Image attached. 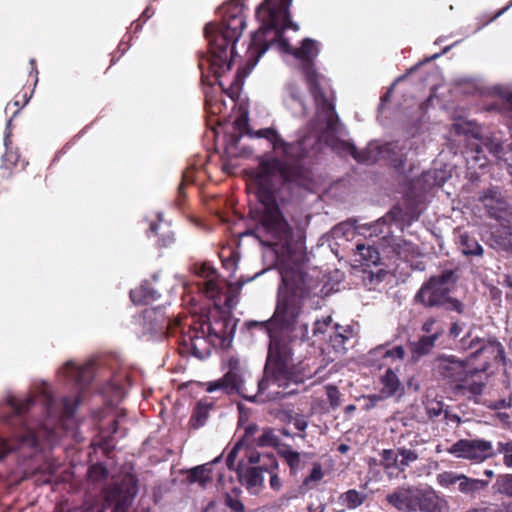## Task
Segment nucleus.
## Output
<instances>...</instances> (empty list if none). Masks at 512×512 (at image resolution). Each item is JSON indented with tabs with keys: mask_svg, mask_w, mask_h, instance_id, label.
I'll return each mask as SVG.
<instances>
[{
	"mask_svg": "<svg viewBox=\"0 0 512 512\" xmlns=\"http://www.w3.org/2000/svg\"><path fill=\"white\" fill-rule=\"evenodd\" d=\"M255 136L264 138L273 151H280L281 157L266 153L258 158V165L252 173V184L258 204L250 214L256 225L254 234L264 245L291 253L294 231L285 218L278 202L282 190H312L315 185L310 163L321 150V139L317 135H305L294 142L285 141L273 127L259 129Z\"/></svg>",
	"mask_w": 512,
	"mask_h": 512,
	"instance_id": "nucleus-1",
	"label": "nucleus"
},
{
	"mask_svg": "<svg viewBox=\"0 0 512 512\" xmlns=\"http://www.w3.org/2000/svg\"><path fill=\"white\" fill-rule=\"evenodd\" d=\"M291 3L292 0H264L257 8L256 17L261 26L252 34L246 64L238 69L236 78L246 77L268 48L276 44L280 50L293 55L299 61V70L313 98L317 114L323 117L327 129L334 130L339 120L334 105V92L329 79L316 68L315 61L319 54L317 42L305 38L300 47L292 48L283 35L286 29H299L291 20Z\"/></svg>",
	"mask_w": 512,
	"mask_h": 512,
	"instance_id": "nucleus-2",
	"label": "nucleus"
},
{
	"mask_svg": "<svg viewBox=\"0 0 512 512\" xmlns=\"http://www.w3.org/2000/svg\"><path fill=\"white\" fill-rule=\"evenodd\" d=\"M221 10V23H208L204 28V34L208 40L209 53L199 57L198 67L202 78L208 76L206 73H211L218 80L231 70L235 54V44L246 27L242 0H231Z\"/></svg>",
	"mask_w": 512,
	"mask_h": 512,
	"instance_id": "nucleus-3",
	"label": "nucleus"
},
{
	"mask_svg": "<svg viewBox=\"0 0 512 512\" xmlns=\"http://www.w3.org/2000/svg\"><path fill=\"white\" fill-rule=\"evenodd\" d=\"M57 376L64 384H138L144 380L140 369L112 352L93 354L82 362L68 360Z\"/></svg>",
	"mask_w": 512,
	"mask_h": 512,
	"instance_id": "nucleus-4",
	"label": "nucleus"
},
{
	"mask_svg": "<svg viewBox=\"0 0 512 512\" xmlns=\"http://www.w3.org/2000/svg\"><path fill=\"white\" fill-rule=\"evenodd\" d=\"M284 289H280L275 310L271 316L281 339L292 336L301 342L309 340L308 324L297 327L303 312L304 301L310 296L313 279L298 268H285L281 271Z\"/></svg>",
	"mask_w": 512,
	"mask_h": 512,
	"instance_id": "nucleus-5",
	"label": "nucleus"
},
{
	"mask_svg": "<svg viewBox=\"0 0 512 512\" xmlns=\"http://www.w3.org/2000/svg\"><path fill=\"white\" fill-rule=\"evenodd\" d=\"M242 332L251 339L257 335L266 336L269 339L264 375L257 384H302L317 373V370L306 369L308 365L304 362H300L297 367H289L291 349L285 339H281L271 317L263 321H245Z\"/></svg>",
	"mask_w": 512,
	"mask_h": 512,
	"instance_id": "nucleus-6",
	"label": "nucleus"
},
{
	"mask_svg": "<svg viewBox=\"0 0 512 512\" xmlns=\"http://www.w3.org/2000/svg\"><path fill=\"white\" fill-rule=\"evenodd\" d=\"M187 330H181L178 339V352L182 356H194L198 359L208 357L212 349L230 341L235 324L228 317L219 316L213 321L193 320L187 324Z\"/></svg>",
	"mask_w": 512,
	"mask_h": 512,
	"instance_id": "nucleus-7",
	"label": "nucleus"
},
{
	"mask_svg": "<svg viewBox=\"0 0 512 512\" xmlns=\"http://www.w3.org/2000/svg\"><path fill=\"white\" fill-rule=\"evenodd\" d=\"M35 396H28L24 399L16 396L8 398V405L12 414L0 416V424L12 432V437L0 440V460H3L9 453L23 448L37 451L39 441L33 429L26 426L24 414L34 405Z\"/></svg>",
	"mask_w": 512,
	"mask_h": 512,
	"instance_id": "nucleus-8",
	"label": "nucleus"
},
{
	"mask_svg": "<svg viewBox=\"0 0 512 512\" xmlns=\"http://www.w3.org/2000/svg\"><path fill=\"white\" fill-rule=\"evenodd\" d=\"M458 268L446 269L440 275L431 276L415 295V301L425 307L444 305L459 279Z\"/></svg>",
	"mask_w": 512,
	"mask_h": 512,
	"instance_id": "nucleus-9",
	"label": "nucleus"
},
{
	"mask_svg": "<svg viewBox=\"0 0 512 512\" xmlns=\"http://www.w3.org/2000/svg\"><path fill=\"white\" fill-rule=\"evenodd\" d=\"M482 357L484 358L482 373H485L487 377L501 373L504 377L501 382L503 384L510 382L506 370L508 360L505 348L498 339L495 337L482 339Z\"/></svg>",
	"mask_w": 512,
	"mask_h": 512,
	"instance_id": "nucleus-10",
	"label": "nucleus"
},
{
	"mask_svg": "<svg viewBox=\"0 0 512 512\" xmlns=\"http://www.w3.org/2000/svg\"><path fill=\"white\" fill-rule=\"evenodd\" d=\"M144 333L174 334L182 327L180 319L171 320L161 308H147L139 316Z\"/></svg>",
	"mask_w": 512,
	"mask_h": 512,
	"instance_id": "nucleus-11",
	"label": "nucleus"
},
{
	"mask_svg": "<svg viewBox=\"0 0 512 512\" xmlns=\"http://www.w3.org/2000/svg\"><path fill=\"white\" fill-rule=\"evenodd\" d=\"M270 386H256V392L254 394H247L245 392L246 386H207V392H213L219 388H224L227 393L230 391H236L243 399L262 404L266 402H279L283 400L287 395H291L296 393L295 390H291L289 392H280V391H268Z\"/></svg>",
	"mask_w": 512,
	"mask_h": 512,
	"instance_id": "nucleus-12",
	"label": "nucleus"
},
{
	"mask_svg": "<svg viewBox=\"0 0 512 512\" xmlns=\"http://www.w3.org/2000/svg\"><path fill=\"white\" fill-rule=\"evenodd\" d=\"M375 353L381 355L384 361L383 365H389L385 374L381 377V384H400V379L398 377L400 364H396L394 367H392L391 364L403 361L406 354L403 346L398 345L390 349H386L385 346H378L375 349Z\"/></svg>",
	"mask_w": 512,
	"mask_h": 512,
	"instance_id": "nucleus-13",
	"label": "nucleus"
},
{
	"mask_svg": "<svg viewBox=\"0 0 512 512\" xmlns=\"http://www.w3.org/2000/svg\"><path fill=\"white\" fill-rule=\"evenodd\" d=\"M420 212L416 209L411 211H404L400 206H394L384 217L378 220L374 225V232L379 231L380 234H384L383 238H386L390 233L388 224L397 223L400 225L410 224L413 221L418 220Z\"/></svg>",
	"mask_w": 512,
	"mask_h": 512,
	"instance_id": "nucleus-14",
	"label": "nucleus"
},
{
	"mask_svg": "<svg viewBox=\"0 0 512 512\" xmlns=\"http://www.w3.org/2000/svg\"><path fill=\"white\" fill-rule=\"evenodd\" d=\"M404 440L405 436L401 435L396 443L397 452L400 457V472H405L407 467L417 461L425 451V449L421 448L424 441L420 439L418 435H413L412 439L407 443H405Z\"/></svg>",
	"mask_w": 512,
	"mask_h": 512,
	"instance_id": "nucleus-15",
	"label": "nucleus"
},
{
	"mask_svg": "<svg viewBox=\"0 0 512 512\" xmlns=\"http://www.w3.org/2000/svg\"><path fill=\"white\" fill-rule=\"evenodd\" d=\"M418 494V487L401 486L389 493L386 496V501L400 512H416Z\"/></svg>",
	"mask_w": 512,
	"mask_h": 512,
	"instance_id": "nucleus-16",
	"label": "nucleus"
},
{
	"mask_svg": "<svg viewBox=\"0 0 512 512\" xmlns=\"http://www.w3.org/2000/svg\"><path fill=\"white\" fill-rule=\"evenodd\" d=\"M438 372L444 378L455 384H461L467 380L469 371L463 361L454 358L441 359L438 363Z\"/></svg>",
	"mask_w": 512,
	"mask_h": 512,
	"instance_id": "nucleus-17",
	"label": "nucleus"
},
{
	"mask_svg": "<svg viewBox=\"0 0 512 512\" xmlns=\"http://www.w3.org/2000/svg\"><path fill=\"white\" fill-rule=\"evenodd\" d=\"M407 148L397 142L386 143L379 148V154L396 170L402 171L407 162Z\"/></svg>",
	"mask_w": 512,
	"mask_h": 512,
	"instance_id": "nucleus-18",
	"label": "nucleus"
},
{
	"mask_svg": "<svg viewBox=\"0 0 512 512\" xmlns=\"http://www.w3.org/2000/svg\"><path fill=\"white\" fill-rule=\"evenodd\" d=\"M237 472L239 481L251 493H258L262 489L264 476L257 468L254 466L244 468L239 465Z\"/></svg>",
	"mask_w": 512,
	"mask_h": 512,
	"instance_id": "nucleus-19",
	"label": "nucleus"
},
{
	"mask_svg": "<svg viewBox=\"0 0 512 512\" xmlns=\"http://www.w3.org/2000/svg\"><path fill=\"white\" fill-rule=\"evenodd\" d=\"M444 503L445 501L441 499L434 490H424L419 488L416 511L420 510L421 512H442Z\"/></svg>",
	"mask_w": 512,
	"mask_h": 512,
	"instance_id": "nucleus-20",
	"label": "nucleus"
},
{
	"mask_svg": "<svg viewBox=\"0 0 512 512\" xmlns=\"http://www.w3.org/2000/svg\"><path fill=\"white\" fill-rule=\"evenodd\" d=\"M130 481L132 482L131 485L124 492L121 486L114 488L112 495L115 499V504L112 512H130L131 504L137 493L136 481L132 478Z\"/></svg>",
	"mask_w": 512,
	"mask_h": 512,
	"instance_id": "nucleus-21",
	"label": "nucleus"
},
{
	"mask_svg": "<svg viewBox=\"0 0 512 512\" xmlns=\"http://www.w3.org/2000/svg\"><path fill=\"white\" fill-rule=\"evenodd\" d=\"M459 458L477 459L480 457V440L461 439L446 449Z\"/></svg>",
	"mask_w": 512,
	"mask_h": 512,
	"instance_id": "nucleus-22",
	"label": "nucleus"
},
{
	"mask_svg": "<svg viewBox=\"0 0 512 512\" xmlns=\"http://www.w3.org/2000/svg\"><path fill=\"white\" fill-rule=\"evenodd\" d=\"M248 463L252 464L262 473H272L278 469V461L273 453L261 454L258 451L252 450L247 454Z\"/></svg>",
	"mask_w": 512,
	"mask_h": 512,
	"instance_id": "nucleus-23",
	"label": "nucleus"
},
{
	"mask_svg": "<svg viewBox=\"0 0 512 512\" xmlns=\"http://www.w3.org/2000/svg\"><path fill=\"white\" fill-rule=\"evenodd\" d=\"M246 371L237 358L231 357L228 361V370L223 379L210 381L207 384H243L246 381Z\"/></svg>",
	"mask_w": 512,
	"mask_h": 512,
	"instance_id": "nucleus-24",
	"label": "nucleus"
},
{
	"mask_svg": "<svg viewBox=\"0 0 512 512\" xmlns=\"http://www.w3.org/2000/svg\"><path fill=\"white\" fill-rule=\"evenodd\" d=\"M160 297L151 282L144 281L138 288L130 291V298L135 304H149Z\"/></svg>",
	"mask_w": 512,
	"mask_h": 512,
	"instance_id": "nucleus-25",
	"label": "nucleus"
},
{
	"mask_svg": "<svg viewBox=\"0 0 512 512\" xmlns=\"http://www.w3.org/2000/svg\"><path fill=\"white\" fill-rule=\"evenodd\" d=\"M399 391L400 394L404 392L403 386H383L379 393L369 394L367 396L362 395L358 398V400L362 399L364 401L363 409L370 410L374 408L380 401L396 395V393Z\"/></svg>",
	"mask_w": 512,
	"mask_h": 512,
	"instance_id": "nucleus-26",
	"label": "nucleus"
},
{
	"mask_svg": "<svg viewBox=\"0 0 512 512\" xmlns=\"http://www.w3.org/2000/svg\"><path fill=\"white\" fill-rule=\"evenodd\" d=\"M335 148L340 152L351 155L359 163L370 164L376 161V157L372 156L371 150L358 151L353 143L347 141H337Z\"/></svg>",
	"mask_w": 512,
	"mask_h": 512,
	"instance_id": "nucleus-27",
	"label": "nucleus"
},
{
	"mask_svg": "<svg viewBox=\"0 0 512 512\" xmlns=\"http://www.w3.org/2000/svg\"><path fill=\"white\" fill-rule=\"evenodd\" d=\"M352 335V330L347 327H341L339 324L335 323V328L328 335V341L331 347L336 352H343L346 350V342L349 341Z\"/></svg>",
	"mask_w": 512,
	"mask_h": 512,
	"instance_id": "nucleus-28",
	"label": "nucleus"
},
{
	"mask_svg": "<svg viewBox=\"0 0 512 512\" xmlns=\"http://www.w3.org/2000/svg\"><path fill=\"white\" fill-rule=\"evenodd\" d=\"M439 334L434 333L429 336H422L418 341L411 343V352L413 358H420L427 355L435 346V342L438 339Z\"/></svg>",
	"mask_w": 512,
	"mask_h": 512,
	"instance_id": "nucleus-29",
	"label": "nucleus"
},
{
	"mask_svg": "<svg viewBox=\"0 0 512 512\" xmlns=\"http://www.w3.org/2000/svg\"><path fill=\"white\" fill-rule=\"evenodd\" d=\"M211 408V403H207L202 400L198 401L193 409V413L189 420L190 426L193 429H198L202 427L209 417V411Z\"/></svg>",
	"mask_w": 512,
	"mask_h": 512,
	"instance_id": "nucleus-30",
	"label": "nucleus"
},
{
	"mask_svg": "<svg viewBox=\"0 0 512 512\" xmlns=\"http://www.w3.org/2000/svg\"><path fill=\"white\" fill-rule=\"evenodd\" d=\"M356 251L360 257L357 261L362 266L370 267L380 262V253L375 247L357 244Z\"/></svg>",
	"mask_w": 512,
	"mask_h": 512,
	"instance_id": "nucleus-31",
	"label": "nucleus"
},
{
	"mask_svg": "<svg viewBox=\"0 0 512 512\" xmlns=\"http://www.w3.org/2000/svg\"><path fill=\"white\" fill-rule=\"evenodd\" d=\"M367 497L366 493L359 492L356 489H349L339 496V501L348 509L353 510L364 504Z\"/></svg>",
	"mask_w": 512,
	"mask_h": 512,
	"instance_id": "nucleus-32",
	"label": "nucleus"
},
{
	"mask_svg": "<svg viewBox=\"0 0 512 512\" xmlns=\"http://www.w3.org/2000/svg\"><path fill=\"white\" fill-rule=\"evenodd\" d=\"M211 468L207 465H199L189 470L188 481L190 483H199L200 486L206 487V485L212 481Z\"/></svg>",
	"mask_w": 512,
	"mask_h": 512,
	"instance_id": "nucleus-33",
	"label": "nucleus"
},
{
	"mask_svg": "<svg viewBox=\"0 0 512 512\" xmlns=\"http://www.w3.org/2000/svg\"><path fill=\"white\" fill-rule=\"evenodd\" d=\"M278 455L285 460L287 465L289 466L292 472L298 470L301 466V456L300 453L294 451L290 448L289 445H282L281 448L278 449Z\"/></svg>",
	"mask_w": 512,
	"mask_h": 512,
	"instance_id": "nucleus-34",
	"label": "nucleus"
},
{
	"mask_svg": "<svg viewBox=\"0 0 512 512\" xmlns=\"http://www.w3.org/2000/svg\"><path fill=\"white\" fill-rule=\"evenodd\" d=\"M334 328L335 323H333V319L330 315L322 319H317L313 326V336L324 340Z\"/></svg>",
	"mask_w": 512,
	"mask_h": 512,
	"instance_id": "nucleus-35",
	"label": "nucleus"
},
{
	"mask_svg": "<svg viewBox=\"0 0 512 512\" xmlns=\"http://www.w3.org/2000/svg\"><path fill=\"white\" fill-rule=\"evenodd\" d=\"M256 444L259 447H273L277 450L284 445L278 436L275 435L274 429L270 427L264 428L262 434L256 440Z\"/></svg>",
	"mask_w": 512,
	"mask_h": 512,
	"instance_id": "nucleus-36",
	"label": "nucleus"
},
{
	"mask_svg": "<svg viewBox=\"0 0 512 512\" xmlns=\"http://www.w3.org/2000/svg\"><path fill=\"white\" fill-rule=\"evenodd\" d=\"M459 248L465 255H480V244L468 233H461L459 236Z\"/></svg>",
	"mask_w": 512,
	"mask_h": 512,
	"instance_id": "nucleus-37",
	"label": "nucleus"
},
{
	"mask_svg": "<svg viewBox=\"0 0 512 512\" xmlns=\"http://www.w3.org/2000/svg\"><path fill=\"white\" fill-rule=\"evenodd\" d=\"M380 464L384 469H396L400 472V462L397 448L384 449L380 453Z\"/></svg>",
	"mask_w": 512,
	"mask_h": 512,
	"instance_id": "nucleus-38",
	"label": "nucleus"
},
{
	"mask_svg": "<svg viewBox=\"0 0 512 512\" xmlns=\"http://www.w3.org/2000/svg\"><path fill=\"white\" fill-rule=\"evenodd\" d=\"M160 230H161V224H159L157 222H151V224L149 226V232L155 236H158L157 246L159 248L169 247L175 241L174 234L171 231L160 234L159 233Z\"/></svg>",
	"mask_w": 512,
	"mask_h": 512,
	"instance_id": "nucleus-39",
	"label": "nucleus"
},
{
	"mask_svg": "<svg viewBox=\"0 0 512 512\" xmlns=\"http://www.w3.org/2000/svg\"><path fill=\"white\" fill-rule=\"evenodd\" d=\"M480 489V480L469 478L462 474L458 482L457 490L465 495L473 496Z\"/></svg>",
	"mask_w": 512,
	"mask_h": 512,
	"instance_id": "nucleus-40",
	"label": "nucleus"
},
{
	"mask_svg": "<svg viewBox=\"0 0 512 512\" xmlns=\"http://www.w3.org/2000/svg\"><path fill=\"white\" fill-rule=\"evenodd\" d=\"M462 474L455 471H444L439 473L436 477L437 483L447 489L457 488L458 482Z\"/></svg>",
	"mask_w": 512,
	"mask_h": 512,
	"instance_id": "nucleus-41",
	"label": "nucleus"
},
{
	"mask_svg": "<svg viewBox=\"0 0 512 512\" xmlns=\"http://www.w3.org/2000/svg\"><path fill=\"white\" fill-rule=\"evenodd\" d=\"M200 290L211 299L216 298L220 294L218 283V275L202 280L199 283Z\"/></svg>",
	"mask_w": 512,
	"mask_h": 512,
	"instance_id": "nucleus-42",
	"label": "nucleus"
},
{
	"mask_svg": "<svg viewBox=\"0 0 512 512\" xmlns=\"http://www.w3.org/2000/svg\"><path fill=\"white\" fill-rule=\"evenodd\" d=\"M224 504L231 512H245V506L234 489L232 493H226L224 496Z\"/></svg>",
	"mask_w": 512,
	"mask_h": 512,
	"instance_id": "nucleus-43",
	"label": "nucleus"
},
{
	"mask_svg": "<svg viewBox=\"0 0 512 512\" xmlns=\"http://www.w3.org/2000/svg\"><path fill=\"white\" fill-rule=\"evenodd\" d=\"M431 394L428 393L427 396H426V402H425V408H426V412H427V415L429 416V418H435V417H438L442 414V412L444 411V404L442 401L440 400H437L435 398L431 399Z\"/></svg>",
	"mask_w": 512,
	"mask_h": 512,
	"instance_id": "nucleus-44",
	"label": "nucleus"
},
{
	"mask_svg": "<svg viewBox=\"0 0 512 512\" xmlns=\"http://www.w3.org/2000/svg\"><path fill=\"white\" fill-rule=\"evenodd\" d=\"M233 130L243 135L250 134L249 116L246 111H242L236 116L233 122Z\"/></svg>",
	"mask_w": 512,
	"mask_h": 512,
	"instance_id": "nucleus-45",
	"label": "nucleus"
},
{
	"mask_svg": "<svg viewBox=\"0 0 512 512\" xmlns=\"http://www.w3.org/2000/svg\"><path fill=\"white\" fill-rule=\"evenodd\" d=\"M108 470L102 463H96L89 467L88 478L93 482H99L106 479Z\"/></svg>",
	"mask_w": 512,
	"mask_h": 512,
	"instance_id": "nucleus-46",
	"label": "nucleus"
},
{
	"mask_svg": "<svg viewBox=\"0 0 512 512\" xmlns=\"http://www.w3.org/2000/svg\"><path fill=\"white\" fill-rule=\"evenodd\" d=\"M54 512H104V508L98 503H85L81 507H74L68 510H65L63 506H56Z\"/></svg>",
	"mask_w": 512,
	"mask_h": 512,
	"instance_id": "nucleus-47",
	"label": "nucleus"
},
{
	"mask_svg": "<svg viewBox=\"0 0 512 512\" xmlns=\"http://www.w3.org/2000/svg\"><path fill=\"white\" fill-rule=\"evenodd\" d=\"M62 403H63V415L66 418L73 417V415L79 405V400L77 398L71 399V398L65 397V398H63Z\"/></svg>",
	"mask_w": 512,
	"mask_h": 512,
	"instance_id": "nucleus-48",
	"label": "nucleus"
},
{
	"mask_svg": "<svg viewBox=\"0 0 512 512\" xmlns=\"http://www.w3.org/2000/svg\"><path fill=\"white\" fill-rule=\"evenodd\" d=\"M324 476L323 469L320 463H314L310 474L304 479L303 483L308 485L311 482L320 481Z\"/></svg>",
	"mask_w": 512,
	"mask_h": 512,
	"instance_id": "nucleus-49",
	"label": "nucleus"
},
{
	"mask_svg": "<svg viewBox=\"0 0 512 512\" xmlns=\"http://www.w3.org/2000/svg\"><path fill=\"white\" fill-rule=\"evenodd\" d=\"M286 92L293 101L302 103V91L297 83H288L286 85Z\"/></svg>",
	"mask_w": 512,
	"mask_h": 512,
	"instance_id": "nucleus-50",
	"label": "nucleus"
},
{
	"mask_svg": "<svg viewBox=\"0 0 512 512\" xmlns=\"http://www.w3.org/2000/svg\"><path fill=\"white\" fill-rule=\"evenodd\" d=\"M196 274L201 277L203 280L214 277L217 274L216 269H214L210 264L203 263L201 264L198 269L196 270Z\"/></svg>",
	"mask_w": 512,
	"mask_h": 512,
	"instance_id": "nucleus-51",
	"label": "nucleus"
},
{
	"mask_svg": "<svg viewBox=\"0 0 512 512\" xmlns=\"http://www.w3.org/2000/svg\"><path fill=\"white\" fill-rule=\"evenodd\" d=\"M498 451L504 452V463L512 467V441L507 442L506 444L498 443Z\"/></svg>",
	"mask_w": 512,
	"mask_h": 512,
	"instance_id": "nucleus-52",
	"label": "nucleus"
},
{
	"mask_svg": "<svg viewBox=\"0 0 512 512\" xmlns=\"http://www.w3.org/2000/svg\"><path fill=\"white\" fill-rule=\"evenodd\" d=\"M243 134L237 133L233 130L232 133L225 135L226 151L229 153L232 148H236L240 142Z\"/></svg>",
	"mask_w": 512,
	"mask_h": 512,
	"instance_id": "nucleus-53",
	"label": "nucleus"
},
{
	"mask_svg": "<svg viewBox=\"0 0 512 512\" xmlns=\"http://www.w3.org/2000/svg\"><path fill=\"white\" fill-rule=\"evenodd\" d=\"M510 7H512V0L509 2L508 5H506L505 7L499 9L496 13H494L493 15H484L482 16V27L489 24L490 22H492L493 20H495L496 18H498L499 16H501L504 12H506Z\"/></svg>",
	"mask_w": 512,
	"mask_h": 512,
	"instance_id": "nucleus-54",
	"label": "nucleus"
},
{
	"mask_svg": "<svg viewBox=\"0 0 512 512\" xmlns=\"http://www.w3.org/2000/svg\"><path fill=\"white\" fill-rule=\"evenodd\" d=\"M327 395L330 400V404L336 407L340 404L339 391L337 386H327Z\"/></svg>",
	"mask_w": 512,
	"mask_h": 512,
	"instance_id": "nucleus-55",
	"label": "nucleus"
},
{
	"mask_svg": "<svg viewBox=\"0 0 512 512\" xmlns=\"http://www.w3.org/2000/svg\"><path fill=\"white\" fill-rule=\"evenodd\" d=\"M500 491L512 497V475L504 476L501 479Z\"/></svg>",
	"mask_w": 512,
	"mask_h": 512,
	"instance_id": "nucleus-56",
	"label": "nucleus"
},
{
	"mask_svg": "<svg viewBox=\"0 0 512 512\" xmlns=\"http://www.w3.org/2000/svg\"><path fill=\"white\" fill-rule=\"evenodd\" d=\"M290 421H293L295 428L299 431H305L308 426V422L302 415L297 414L295 417L290 416Z\"/></svg>",
	"mask_w": 512,
	"mask_h": 512,
	"instance_id": "nucleus-57",
	"label": "nucleus"
},
{
	"mask_svg": "<svg viewBox=\"0 0 512 512\" xmlns=\"http://www.w3.org/2000/svg\"><path fill=\"white\" fill-rule=\"evenodd\" d=\"M482 145H485L487 147V149L493 153L494 155H499L500 153H502L503 151V145L502 143L500 142H497V143H493L492 141L490 142H484L482 140Z\"/></svg>",
	"mask_w": 512,
	"mask_h": 512,
	"instance_id": "nucleus-58",
	"label": "nucleus"
},
{
	"mask_svg": "<svg viewBox=\"0 0 512 512\" xmlns=\"http://www.w3.org/2000/svg\"><path fill=\"white\" fill-rule=\"evenodd\" d=\"M239 444L235 445L228 453L226 463L229 468H232L238 455Z\"/></svg>",
	"mask_w": 512,
	"mask_h": 512,
	"instance_id": "nucleus-59",
	"label": "nucleus"
},
{
	"mask_svg": "<svg viewBox=\"0 0 512 512\" xmlns=\"http://www.w3.org/2000/svg\"><path fill=\"white\" fill-rule=\"evenodd\" d=\"M269 475H270V487L275 491L280 490L281 481H280V478L278 477V474L276 473V471L269 473Z\"/></svg>",
	"mask_w": 512,
	"mask_h": 512,
	"instance_id": "nucleus-60",
	"label": "nucleus"
},
{
	"mask_svg": "<svg viewBox=\"0 0 512 512\" xmlns=\"http://www.w3.org/2000/svg\"><path fill=\"white\" fill-rule=\"evenodd\" d=\"M307 511L308 512H325L326 504L320 503L319 505H314L313 503H310L307 505Z\"/></svg>",
	"mask_w": 512,
	"mask_h": 512,
	"instance_id": "nucleus-61",
	"label": "nucleus"
},
{
	"mask_svg": "<svg viewBox=\"0 0 512 512\" xmlns=\"http://www.w3.org/2000/svg\"><path fill=\"white\" fill-rule=\"evenodd\" d=\"M257 431H258V425H257V424H255V423H251V424H249V425L245 428V434H244V437H245V438H249V437L253 436Z\"/></svg>",
	"mask_w": 512,
	"mask_h": 512,
	"instance_id": "nucleus-62",
	"label": "nucleus"
},
{
	"mask_svg": "<svg viewBox=\"0 0 512 512\" xmlns=\"http://www.w3.org/2000/svg\"><path fill=\"white\" fill-rule=\"evenodd\" d=\"M481 447H482V460L493 454L492 452H490L491 444L489 442L482 441Z\"/></svg>",
	"mask_w": 512,
	"mask_h": 512,
	"instance_id": "nucleus-63",
	"label": "nucleus"
},
{
	"mask_svg": "<svg viewBox=\"0 0 512 512\" xmlns=\"http://www.w3.org/2000/svg\"><path fill=\"white\" fill-rule=\"evenodd\" d=\"M435 324V320L433 318L427 319L422 325V331L426 333H431L433 330V326Z\"/></svg>",
	"mask_w": 512,
	"mask_h": 512,
	"instance_id": "nucleus-64",
	"label": "nucleus"
}]
</instances>
